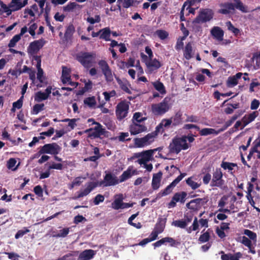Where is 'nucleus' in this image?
I'll list each match as a JSON object with an SVG mask.
<instances>
[{"label":"nucleus","instance_id":"f257e3e1","mask_svg":"<svg viewBox=\"0 0 260 260\" xmlns=\"http://www.w3.org/2000/svg\"><path fill=\"white\" fill-rule=\"evenodd\" d=\"M118 183V181L116 177L113 176L111 173L107 174L104 179V181L98 182H89L86 183V188L83 190H80L77 192V195L73 197V200H77L79 198L88 195L92 190H93L98 185L104 186H110L114 185Z\"/></svg>","mask_w":260,"mask_h":260},{"label":"nucleus","instance_id":"f03ea898","mask_svg":"<svg viewBox=\"0 0 260 260\" xmlns=\"http://www.w3.org/2000/svg\"><path fill=\"white\" fill-rule=\"evenodd\" d=\"M232 1L220 4V8L218 10V13L225 15H233L235 14L236 9L243 13L247 12L246 8L241 0H232Z\"/></svg>","mask_w":260,"mask_h":260},{"label":"nucleus","instance_id":"7ed1b4c3","mask_svg":"<svg viewBox=\"0 0 260 260\" xmlns=\"http://www.w3.org/2000/svg\"><path fill=\"white\" fill-rule=\"evenodd\" d=\"M185 138V136L174 137L169 146V152L171 153L178 154L182 150L187 149L189 146Z\"/></svg>","mask_w":260,"mask_h":260},{"label":"nucleus","instance_id":"20e7f679","mask_svg":"<svg viewBox=\"0 0 260 260\" xmlns=\"http://www.w3.org/2000/svg\"><path fill=\"white\" fill-rule=\"evenodd\" d=\"M171 99L166 97L162 102L151 105V109L152 113L155 116H161L165 114L170 108L169 103Z\"/></svg>","mask_w":260,"mask_h":260},{"label":"nucleus","instance_id":"39448f33","mask_svg":"<svg viewBox=\"0 0 260 260\" xmlns=\"http://www.w3.org/2000/svg\"><path fill=\"white\" fill-rule=\"evenodd\" d=\"M157 135L158 134L154 131L142 138H136L134 139V144L138 148L149 145L154 141V139Z\"/></svg>","mask_w":260,"mask_h":260},{"label":"nucleus","instance_id":"423d86ee","mask_svg":"<svg viewBox=\"0 0 260 260\" xmlns=\"http://www.w3.org/2000/svg\"><path fill=\"white\" fill-rule=\"evenodd\" d=\"M214 12L210 9H202L200 10L198 15L193 19V24L206 23L212 19Z\"/></svg>","mask_w":260,"mask_h":260},{"label":"nucleus","instance_id":"0eeeda50","mask_svg":"<svg viewBox=\"0 0 260 260\" xmlns=\"http://www.w3.org/2000/svg\"><path fill=\"white\" fill-rule=\"evenodd\" d=\"M95 55L94 52H80L77 54L76 59L84 67L88 68L91 66Z\"/></svg>","mask_w":260,"mask_h":260},{"label":"nucleus","instance_id":"6e6552de","mask_svg":"<svg viewBox=\"0 0 260 260\" xmlns=\"http://www.w3.org/2000/svg\"><path fill=\"white\" fill-rule=\"evenodd\" d=\"M93 124L96 126L93 128H90L86 129L84 133L88 134V137L94 139L101 138L102 136H105L107 132L105 128L99 122L94 121Z\"/></svg>","mask_w":260,"mask_h":260},{"label":"nucleus","instance_id":"1a4fd4ad","mask_svg":"<svg viewBox=\"0 0 260 260\" xmlns=\"http://www.w3.org/2000/svg\"><path fill=\"white\" fill-rule=\"evenodd\" d=\"M186 175V174L181 173L172 183L168 185L164 190H161L156 195V200L170 194L176 185Z\"/></svg>","mask_w":260,"mask_h":260},{"label":"nucleus","instance_id":"9d476101","mask_svg":"<svg viewBox=\"0 0 260 260\" xmlns=\"http://www.w3.org/2000/svg\"><path fill=\"white\" fill-rule=\"evenodd\" d=\"M129 110L128 104L124 101H121L116 107L115 114L118 120L125 118L128 114Z\"/></svg>","mask_w":260,"mask_h":260},{"label":"nucleus","instance_id":"9b49d317","mask_svg":"<svg viewBox=\"0 0 260 260\" xmlns=\"http://www.w3.org/2000/svg\"><path fill=\"white\" fill-rule=\"evenodd\" d=\"M223 173L221 169L216 168L213 173V178L210 186L211 187H218L222 188L224 184V181L222 179Z\"/></svg>","mask_w":260,"mask_h":260},{"label":"nucleus","instance_id":"f8f14e48","mask_svg":"<svg viewBox=\"0 0 260 260\" xmlns=\"http://www.w3.org/2000/svg\"><path fill=\"white\" fill-rule=\"evenodd\" d=\"M187 196V193L185 191L177 192L174 193L171 201L168 204V208L176 207L177 202L184 204L186 201Z\"/></svg>","mask_w":260,"mask_h":260},{"label":"nucleus","instance_id":"ddd939ff","mask_svg":"<svg viewBox=\"0 0 260 260\" xmlns=\"http://www.w3.org/2000/svg\"><path fill=\"white\" fill-rule=\"evenodd\" d=\"M61 148L55 143L45 144L42 147L39 151L40 154L48 153L53 155L57 154L60 151Z\"/></svg>","mask_w":260,"mask_h":260},{"label":"nucleus","instance_id":"4468645a","mask_svg":"<svg viewBox=\"0 0 260 260\" xmlns=\"http://www.w3.org/2000/svg\"><path fill=\"white\" fill-rule=\"evenodd\" d=\"M206 198H197L191 200L186 204V207L193 211L199 210L207 202Z\"/></svg>","mask_w":260,"mask_h":260},{"label":"nucleus","instance_id":"2eb2a0df","mask_svg":"<svg viewBox=\"0 0 260 260\" xmlns=\"http://www.w3.org/2000/svg\"><path fill=\"white\" fill-rule=\"evenodd\" d=\"M147 128L144 124H140L133 121L129 126V131L132 135H136L141 133L147 131Z\"/></svg>","mask_w":260,"mask_h":260},{"label":"nucleus","instance_id":"dca6fc26","mask_svg":"<svg viewBox=\"0 0 260 260\" xmlns=\"http://www.w3.org/2000/svg\"><path fill=\"white\" fill-rule=\"evenodd\" d=\"M45 44V41L43 39L34 41L30 43L28 47L29 52L32 54L37 53L43 47Z\"/></svg>","mask_w":260,"mask_h":260},{"label":"nucleus","instance_id":"f3484780","mask_svg":"<svg viewBox=\"0 0 260 260\" xmlns=\"http://www.w3.org/2000/svg\"><path fill=\"white\" fill-rule=\"evenodd\" d=\"M27 1L28 0H12L9 8H11V11H18L26 5Z\"/></svg>","mask_w":260,"mask_h":260},{"label":"nucleus","instance_id":"a211bd4d","mask_svg":"<svg viewBox=\"0 0 260 260\" xmlns=\"http://www.w3.org/2000/svg\"><path fill=\"white\" fill-rule=\"evenodd\" d=\"M162 176V173L161 171H159L153 175L151 187L154 190H157L160 187Z\"/></svg>","mask_w":260,"mask_h":260},{"label":"nucleus","instance_id":"6ab92c4d","mask_svg":"<svg viewBox=\"0 0 260 260\" xmlns=\"http://www.w3.org/2000/svg\"><path fill=\"white\" fill-rule=\"evenodd\" d=\"M172 119H163L161 122L156 126L155 131L158 134L159 133L162 134L164 132V128H167L170 126L171 124H173Z\"/></svg>","mask_w":260,"mask_h":260},{"label":"nucleus","instance_id":"aec40b11","mask_svg":"<svg viewBox=\"0 0 260 260\" xmlns=\"http://www.w3.org/2000/svg\"><path fill=\"white\" fill-rule=\"evenodd\" d=\"M95 254V251L92 249H86L79 254L78 260H90Z\"/></svg>","mask_w":260,"mask_h":260},{"label":"nucleus","instance_id":"412c9836","mask_svg":"<svg viewBox=\"0 0 260 260\" xmlns=\"http://www.w3.org/2000/svg\"><path fill=\"white\" fill-rule=\"evenodd\" d=\"M258 115V113L257 111H254L248 115H245L242 119L243 125L241 129H243L247 124L253 121Z\"/></svg>","mask_w":260,"mask_h":260},{"label":"nucleus","instance_id":"4be33fe9","mask_svg":"<svg viewBox=\"0 0 260 260\" xmlns=\"http://www.w3.org/2000/svg\"><path fill=\"white\" fill-rule=\"evenodd\" d=\"M123 196L121 193L115 196V199L111 204V206L114 210L121 209L123 204Z\"/></svg>","mask_w":260,"mask_h":260},{"label":"nucleus","instance_id":"5701e85b","mask_svg":"<svg viewBox=\"0 0 260 260\" xmlns=\"http://www.w3.org/2000/svg\"><path fill=\"white\" fill-rule=\"evenodd\" d=\"M75 31V28L73 24H70L67 27L63 36V41L64 42H68L71 40L73 35Z\"/></svg>","mask_w":260,"mask_h":260},{"label":"nucleus","instance_id":"b1692460","mask_svg":"<svg viewBox=\"0 0 260 260\" xmlns=\"http://www.w3.org/2000/svg\"><path fill=\"white\" fill-rule=\"evenodd\" d=\"M243 112H244L241 110L238 111L237 112V113H238V114H235L234 116H233L231 117V118L230 120L226 121L224 125L219 129L220 133L223 132L225 129H226L229 126H230L239 117H240L241 115L243 114Z\"/></svg>","mask_w":260,"mask_h":260},{"label":"nucleus","instance_id":"393cba45","mask_svg":"<svg viewBox=\"0 0 260 260\" xmlns=\"http://www.w3.org/2000/svg\"><path fill=\"white\" fill-rule=\"evenodd\" d=\"M212 36L218 41H222L223 39L224 32L223 30L218 26L213 27L211 30Z\"/></svg>","mask_w":260,"mask_h":260},{"label":"nucleus","instance_id":"a878e982","mask_svg":"<svg viewBox=\"0 0 260 260\" xmlns=\"http://www.w3.org/2000/svg\"><path fill=\"white\" fill-rule=\"evenodd\" d=\"M167 219L166 217H162V216L159 217L155 225L154 230L157 231L160 233L164 232Z\"/></svg>","mask_w":260,"mask_h":260},{"label":"nucleus","instance_id":"bb28decb","mask_svg":"<svg viewBox=\"0 0 260 260\" xmlns=\"http://www.w3.org/2000/svg\"><path fill=\"white\" fill-rule=\"evenodd\" d=\"M159 148L155 149L154 150H148L146 151H144L141 153H135V156L136 157H142L143 158L145 159L148 161L150 160L151 159V157L153 155V152L154 151H156L157 150L159 149Z\"/></svg>","mask_w":260,"mask_h":260},{"label":"nucleus","instance_id":"cd10ccee","mask_svg":"<svg viewBox=\"0 0 260 260\" xmlns=\"http://www.w3.org/2000/svg\"><path fill=\"white\" fill-rule=\"evenodd\" d=\"M71 70L65 66L62 67L61 81L63 84H66L71 80L70 76Z\"/></svg>","mask_w":260,"mask_h":260},{"label":"nucleus","instance_id":"c85d7f7f","mask_svg":"<svg viewBox=\"0 0 260 260\" xmlns=\"http://www.w3.org/2000/svg\"><path fill=\"white\" fill-rule=\"evenodd\" d=\"M192 46L191 42L187 43L183 50V56L187 60H189L193 57Z\"/></svg>","mask_w":260,"mask_h":260},{"label":"nucleus","instance_id":"c756f323","mask_svg":"<svg viewBox=\"0 0 260 260\" xmlns=\"http://www.w3.org/2000/svg\"><path fill=\"white\" fill-rule=\"evenodd\" d=\"M101 35L100 38L101 39L105 40L106 41H110V35L111 31L109 27H105L104 28L100 29Z\"/></svg>","mask_w":260,"mask_h":260},{"label":"nucleus","instance_id":"7c9ffc66","mask_svg":"<svg viewBox=\"0 0 260 260\" xmlns=\"http://www.w3.org/2000/svg\"><path fill=\"white\" fill-rule=\"evenodd\" d=\"M182 113L180 111L176 113L175 116L170 118L172 119V126H176L182 123Z\"/></svg>","mask_w":260,"mask_h":260},{"label":"nucleus","instance_id":"2f4dec72","mask_svg":"<svg viewBox=\"0 0 260 260\" xmlns=\"http://www.w3.org/2000/svg\"><path fill=\"white\" fill-rule=\"evenodd\" d=\"M199 134L201 136H208L211 134L217 135L220 133L219 129L218 131H216L215 129L212 128H204L199 130Z\"/></svg>","mask_w":260,"mask_h":260},{"label":"nucleus","instance_id":"473e14b6","mask_svg":"<svg viewBox=\"0 0 260 260\" xmlns=\"http://www.w3.org/2000/svg\"><path fill=\"white\" fill-rule=\"evenodd\" d=\"M213 231L209 229L205 233L200 235L199 238V241L201 243H205L208 242L210 238V234Z\"/></svg>","mask_w":260,"mask_h":260},{"label":"nucleus","instance_id":"72a5a7b5","mask_svg":"<svg viewBox=\"0 0 260 260\" xmlns=\"http://www.w3.org/2000/svg\"><path fill=\"white\" fill-rule=\"evenodd\" d=\"M146 65L148 68H153L155 70H157L160 68L162 66L161 63L156 58L150 60L149 62H146Z\"/></svg>","mask_w":260,"mask_h":260},{"label":"nucleus","instance_id":"f704fd0d","mask_svg":"<svg viewBox=\"0 0 260 260\" xmlns=\"http://www.w3.org/2000/svg\"><path fill=\"white\" fill-rule=\"evenodd\" d=\"M220 166L224 170H228L229 172H231L233 170L234 167H237V164L234 162L222 161Z\"/></svg>","mask_w":260,"mask_h":260},{"label":"nucleus","instance_id":"c9c22d12","mask_svg":"<svg viewBox=\"0 0 260 260\" xmlns=\"http://www.w3.org/2000/svg\"><path fill=\"white\" fill-rule=\"evenodd\" d=\"M78 251H72L55 260H74V259L72 258L71 257L73 256H76L78 255Z\"/></svg>","mask_w":260,"mask_h":260},{"label":"nucleus","instance_id":"e433bc0d","mask_svg":"<svg viewBox=\"0 0 260 260\" xmlns=\"http://www.w3.org/2000/svg\"><path fill=\"white\" fill-rule=\"evenodd\" d=\"M186 184L193 190H196L201 186L200 183H198L192 180V177H190L186 180Z\"/></svg>","mask_w":260,"mask_h":260},{"label":"nucleus","instance_id":"4c0bfd02","mask_svg":"<svg viewBox=\"0 0 260 260\" xmlns=\"http://www.w3.org/2000/svg\"><path fill=\"white\" fill-rule=\"evenodd\" d=\"M129 136L128 133L122 132L119 134V136L114 138L113 139L114 140H118L120 142L129 141L131 139L130 138H127Z\"/></svg>","mask_w":260,"mask_h":260},{"label":"nucleus","instance_id":"58836bf2","mask_svg":"<svg viewBox=\"0 0 260 260\" xmlns=\"http://www.w3.org/2000/svg\"><path fill=\"white\" fill-rule=\"evenodd\" d=\"M48 97L44 92L40 91L35 93V101L37 102H40L42 101L47 100Z\"/></svg>","mask_w":260,"mask_h":260},{"label":"nucleus","instance_id":"ea45409f","mask_svg":"<svg viewBox=\"0 0 260 260\" xmlns=\"http://www.w3.org/2000/svg\"><path fill=\"white\" fill-rule=\"evenodd\" d=\"M153 86L155 89L159 91L161 94L166 93V89L162 83L160 82H156L153 83Z\"/></svg>","mask_w":260,"mask_h":260},{"label":"nucleus","instance_id":"a19ab883","mask_svg":"<svg viewBox=\"0 0 260 260\" xmlns=\"http://www.w3.org/2000/svg\"><path fill=\"white\" fill-rule=\"evenodd\" d=\"M225 24L228 30L232 31L235 36H237L240 33V30L235 27L231 21H229Z\"/></svg>","mask_w":260,"mask_h":260},{"label":"nucleus","instance_id":"79ce46f5","mask_svg":"<svg viewBox=\"0 0 260 260\" xmlns=\"http://www.w3.org/2000/svg\"><path fill=\"white\" fill-rule=\"evenodd\" d=\"M147 119L146 117H142V114L140 112H136L134 114L133 121H136L138 123H140Z\"/></svg>","mask_w":260,"mask_h":260},{"label":"nucleus","instance_id":"37998d69","mask_svg":"<svg viewBox=\"0 0 260 260\" xmlns=\"http://www.w3.org/2000/svg\"><path fill=\"white\" fill-rule=\"evenodd\" d=\"M77 7L79 8H81L80 5L77 4L75 2H70L67 6L63 7V11L65 12H70L76 8Z\"/></svg>","mask_w":260,"mask_h":260},{"label":"nucleus","instance_id":"c03bdc74","mask_svg":"<svg viewBox=\"0 0 260 260\" xmlns=\"http://www.w3.org/2000/svg\"><path fill=\"white\" fill-rule=\"evenodd\" d=\"M172 225L181 229H185L187 226L186 222L182 219L174 220Z\"/></svg>","mask_w":260,"mask_h":260},{"label":"nucleus","instance_id":"a18cd8bd","mask_svg":"<svg viewBox=\"0 0 260 260\" xmlns=\"http://www.w3.org/2000/svg\"><path fill=\"white\" fill-rule=\"evenodd\" d=\"M84 103L88 105V107L92 108L96 105V101L94 96L88 97L84 100Z\"/></svg>","mask_w":260,"mask_h":260},{"label":"nucleus","instance_id":"49530a36","mask_svg":"<svg viewBox=\"0 0 260 260\" xmlns=\"http://www.w3.org/2000/svg\"><path fill=\"white\" fill-rule=\"evenodd\" d=\"M155 34L160 39L162 40H165L169 36V33L167 31L162 29L157 30Z\"/></svg>","mask_w":260,"mask_h":260},{"label":"nucleus","instance_id":"de8ad7c7","mask_svg":"<svg viewBox=\"0 0 260 260\" xmlns=\"http://www.w3.org/2000/svg\"><path fill=\"white\" fill-rule=\"evenodd\" d=\"M44 104H35L32 108L31 113L32 114H37L40 111H42L44 109Z\"/></svg>","mask_w":260,"mask_h":260},{"label":"nucleus","instance_id":"09e8293b","mask_svg":"<svg viewBox=\"0 0 260 260\" xmlns=\"http://www.w3.org/2000/svg\"><path fill=\"white\" fill-rule=\"evenodd\" d=\"M38 69L37 79L41 83H44L46 77L43 75L44 72L41 67L37 68Z\"/></svg>","mask_w":260,"mask_h":260},{"label":"nucleus","instance_id":"8fccbe9b","mask_svg":"<svg viewBox=\"0 0 260 260\" xmlns=\"http://www.w3.org/2000/svg\"><path fill=\"white\" fill-rule=\"evenodd\" d=\"M107 82H111L113 80L112 71L110 68L103 73Z\"/></svg>","mask_w":260,"mask_h":260},{"label":"nucleus","instance_id":"3c124183","mask_svg":"<svg viewBox=\"0 0 260 260\" xmlns=\"http://www.w3.org/2000/svg\"><path fill=\"white\" fill-rule=\"evenodd\" d=\"M138 3L139 2L136 0H123L122 6L124 8H128L131 6H136Z\"/></svg>","mask_w":260,"mask_h":260},{"label":"nucleus","instance_id":"603ef678","mask_svg":"<svg viewBox=\"0 0 260 260\" xmlns=\"http://www.w3.org/2000/svg\"><path fill=\"white\" fill-rule=\"evenodd\" d=\"M21 39L19 35H15L10 41L8 47L9 48H12L16 46V43Z\"/></svg>","mask_w":260,"mask_h":260},{"label":"nucleus","instance_id":"864d4df0","mask_svg":"<svg viewBox=\"0 0 260 260\" xmlns=\"http://www.w3.org/2000/svg\"><path fill=\"white\" fill-rule=\"evenodd\" d=\"M199 222L198 220V218L195 217L192 225L190 226L187 230L188 233H190L191 231H195L198 230L199 226Z\"/></svg>","mask_w":260,"mask_h":260},{"label":"nucleus","instance_id":"5fc2aeb1","mask_svg":"<svg viewBox=\"0 0 260 260\" xmlns=\"http://www.w3.org/2000/svg\"><path fill=\"white\" fill-rule=\"evenodd\" d=\"M30 231L26 227L23 228V229L18 230L15 235V238L16 239L23 236L25 234L29 233Z\"/></svg>","mask_w":260,"mask_h":260},{"label":"nucleus","instance_id":"6e6d98bb","mask_svg":"<svg viewBox=\"0 0 260 260\" xmlns=\"http://www.w3.org/2000/svg\"><path fill=\"white\" fill-rule=\"evenodd\" d=\"M131 177V171L129 169H127L126 171H125L123 172L121 175L120 177V182L124 181L125 180L128 179Z\"/></svg>","mask_w":260,"mask_h":260},{"label":"nucleus","instance_id":"4d7b16f0","mask_svg":"<svg viewBox=\"0 0 260 260\" xmlns=\"http://www.w3.org/2000/svg\"><path fill=\"white\" fill-rule=\"evenodd\" d=\"M238 84V81L236 79V78L233 76H230L228 78L226 84L229 87H232L236 86Z\"/></svg>","mask_w":260,"mask_h":260},{"label":"nucleus","instance_id":"13d9d810","mask_svg":"<svg viewBox=\"0 0 260 260\" xmlns=\"http://www.w3.org/2000/svg\"><path fill=\"white\" fill-rule=\"evenodd\" d=\"M244 234L254 242L256 241V234L249 230H245Z\"/></svg>","mask_w":260,"mask_h":260},{"label":"nucleus","instance_id":"bf43d9fd","mask_svg":"<svg viewBox=\"0 0 260 260\" xmlns=\"http://www.w3.org/2000/svg\"><path fill=\"white\" fill-rule=\"evenodd\" d=\"M98 64L99 65L102 73L106 70H108L110 67L108 65V63L105 60H101L98 62Z\"/></svg>","mask_w":260,"mask_h":260},{"label":"nucleus","instance_id":"052dcab7","mask_svg":"<svg viewBox=\"0 0 260 260\" xmlns=\"http://www.w3.org/2000/svg\"><path fill=\"white\" fill-rule=\"evenodd\" d=\"M16 160L14 158H10L7 162V168L15 171L17 169V167L14 168L16 164Z\"/></svg>","mask_w":260,"mask_h":260},{"label":"nucleus","instance_id":"680f3d73","mask_svg":"<svg viewBox=\"0 0 260 260\" xmlns=\"http://www.w3.org/2000/svg\"><path fill=\"white\" fill-rule=\"evenodd\" d=\"M69 228H64L59 230V233L54 236L56 237H66L69 233L70 230Z\"/></svg>","mask_w":260,"mask_h":260},{"label":"nucleus","instance_id":"e2e57ef3","mask_svg":"<svg viewBox=\"0 0 260 260\" xmlns=\"http://www.w3.org/2000/svg\"><path fill=\"white\" fill-rule=\"evenodd\" d=\"M166 240V243H169V245L171 247H175L177 245L180 244V243L179 242L176 241L175 240H174L173 238L169 237H165Z\"/></svg>","mask_w":260,"mask_h":260},{"label":"nucleus","instance_id":"0e129e2a","mask_svg":"<svg viewBox=\"0 0 260 260\" xmlns=\"http://www.w3.org/2000/svg\"><path fill=\"white\" fill-rule=\"evenodd\" d=\"M105 197L104 196L101 194H97L94 198L93 203L95 205H98L100 203L104 202Z\"/></svg>","mask_w":260,"mask_h":260},{"label":"nucleus","instance_id":"69168bd1","mask_svg":"<svg viewBox=\"0 0 260 260\" xmlns=\"http://www.w3.org/2000/svg\"><path fill=\"white\" fill-rule=\"evenodd\" d=\"M86 21L91 24H93L95 23H99L101 21V17L100 15H95V18L88 17L86 19Z\"/></svg>","mask_w":260,"mask_h":260},{"label":"nucleus","instance_id":"338daca9","mask_svg":"<svg viewBox=\"0 0 260 260\" xmlns=\"http://www.w3.org/2000/svg\"><path fill=\"white\" fill-rule=\"evenodd\" d=\"M180 29L182 31L183 36L181 38V40H185L189 35V31L184 26V24L182 23L180 24Z\"/></svg>","mask_w":260,"mask_h":260},{"label":"nucleus","instance_id":"774afa93","mask_svg":"<svg viewBox=\"0 0 260 260\" xmlns=\"http://www.w3.org/2000/svg\"><path fill=\"white\" fill-rule=\"evenodd\" d=\"M121 63L123 64H125L127 68L133 67L135 66V59L134 58L129 57L127 62L122 61Z\"/></svg>","mask_w":260,"mask_h":260}]
</instances>
